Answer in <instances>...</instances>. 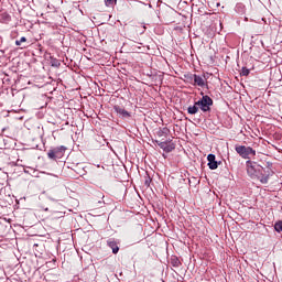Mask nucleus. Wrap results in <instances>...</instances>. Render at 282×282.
Returning a JSON list of instances; mask_svg holds the SVG:
<instances>
[{
  "mask_svg": "<svg viewBox=\"0 0 282 282\" xmlns=\"http://www.w3.org/2000/svg\"><path fill=\"white\" fill-rule=\"evenodd\" d=\"M247 165V173L248 175H250V177H259V175H262V171L263 167L259 164H257V162L253 161H247L246 162Z\"/></svg>",
  "mask_w": 282,
  "mask_h": 282,
  "instance_id": "f257e3e1",
  "label": "nucleus"
},
{
  "mask_svg": "<svg viewBox=\"0 0 282 282\" xmlns=\"http://www.w3.org/2000/svg\"><path fill=\"white\" fill-rule=\"evenodd\" d=\"M236 152L240 158H243V160H250V155H257V151L254 149L246 145H236Z\"/></svg>",
  "mask_w": 282,
  "mask_h": 282,
  "instance_id": "f03ea898",
  "label": "nucleus"
},
{
  "mask_svg": "<svg viewBox=\"0 0 282 282\" xmlns=\"http://www.w3.org/2000/svg\"><path fill=\"white\" fill-rule=\"evenodd\" d=\"M67 151V148L64 145L54 148L47 152V155L50 160H61L63 155H65V152Z\"/></svg>",
  "mask_w": 282,
  "mask_h": 282,
  "instance_id": "7ed1b4c3",
  "label": "nucleus"
},
{
  "mask_svg": "<svg viewBox=\"0 0 282 282\" xmlns=\"http://www.w3.org/2000/svg\"><path fill=\"white\" fill-rule=\"evenodd\" d=\"M195 105H197L204 112L210 111V107H213V98L205 95L200 100L196 101Z\"/></svg>",
  "mask_w": 282,
  "mask_h": 282,
  "instance_id": "20e7f679",
  "label": "nucleus"
},
{
  "mask_svg": "<svg viewBox=\"0 0 282 282\" xmlns=\"http://www.w3.org/2000/svg\"><path fill=\"white\" fill-rule=\"evenodd\" d=\"M107 246L108 248H111L112 254H118V252H120V247H118V241H116L115 239H109L107 241Z\"/></svg>",
  "mask_w": 282,
  "mask_h": 282,
  "instance_id": "39448f33",
  "label": "nucleus"
},
{
  "mask_svg": "<svg viewBox=\"0 0 282 282\" xmlns=\"http://www.w3.org/2000/svg\"><path fill=\"white\" fill-rule=\"evenodd\" d=\"M113 109L122 118H131V113L127 111L124 108L120 107L119 105L113 106Z\"/></svg>",
  "mask_w": 282,
  "mask_h": 282,
  "instance_id": "423d86ee",
  "label": "nucleus"
},
{
  "mask_svg": "<svg viewBox=\"0 0 282 282\" xmlns=\"http://www.w3.org/2000/svg\"><path fill=\"white\" fill-rule=\"evenodd\" d=\"M208 160V166L212 171H215V169H217L219 166V164L215 161V154H208L207 156Z\"/></svg>",
  "mask_w": 282,
  "mask_h": 282,
  "instance_id": "0eeeda50",
  "label": "nucleus"
},
{
  "mask_svg": "<svg viewBox=\"0 0 282 282\" xmlns=\"http://www.w3.org/2000/svg\"><path fill=\"white\" fill-rule=\"evenodd\" d=\"M170 263L173 265V268H180V265H182V261H180V258L175 256L171 257Z\"/></svg>",
  "mask_w": 282,
  "mask_h": 282,
  "instance_id": "6e6552de",
  "label": "nucleus"
},
{
  "mask_svg": "<svg viewBox=\"0 0 282 282\" xmlns=\"http://www.w3.org/2000/svg\"><path fill=\"white\" fill-rule=\"evenodd\" d=\"M194 85H197L198 87H204V78L202 76L194 75Z\"/></svg>",
  "mask_w": 282,
  "mask_h": 282,
  "instance_id": "1a4fd4ad",
  "label": "nucleus"
},
{
  "mask_svg": "<svg viewBox=\"0 0 282 282\" xmlns=\"http://www.w3.org/2000/svg\"><path fill=\"white\" fill-rule=\"evenodd\" d=\"M197 111H199V106L195 105L194 106H189L187 108V112L191 115V116H195V113H197Z\"/></svg>",
  "mask_w": 282,
  "mask_h": 282,
  "instance_id": "9d476101",
  "label": "nucleus"
},
{
  "mask_svg": "<svg viewBox=\"0 0 282 282\" xmlns=\"http://www.w3.org/2000/svg\"><path fill=\"white\" fill-rule=\"evenodd\" d=\"M117 3L118 0H105V6H107V8H113Z\"/></svg>",
  "mask_w": 282,
  "mask_h": 282,
  "instance_id": "9b49d317",
  "label": "nucleus"
},
{
  "mask_svg": "<svg viewBox=\"0 0 282 282\" xmlns=\"http://www.w3.org/2000/svg\"><path fill=\"white\" fill-rule=\"evenodd\" d=\"M274 230L276 232H282V220H279L278 223H275Z\"/></svg>",
  "mask_w": 282,
  "mask_h": 282,
  "instance_id": "f8f14e48",
  "label": "nucleus"
},
{
  "mask_svg": "<svg viewBox=\"0 0 282 282\" xmlns=\"http://www.w3.org/2000/svg\"><path fill=\"white\" fill-rule=\"evenodd\" d=\"M175 150V145L174 144H167L164 148V152L165 153H171V151Z\"/></svg>",
  "mask_w": 282,
  "mask_h": 282,
  "instance_id": "ddd939ff",
  "label": "nucleus"
},
{
  "mask_svg": "<svg viewBox=\"0 0 282 282\" xmlns=\"http://www.w3.org/2000/svg\"><path fill=\"white\" fill-rule=\"evenodd\" d=\"M169 133H171V130H169V128H163L160 132L159 135H169Z\"/></svg>",
  "mask_w": 282,
  "mask_h": 282,
  "instance_id": "4468645a",
  "label": "nucleus"
},
{
  "mask_svg": "<svg viewBox=\"0 0 282 282\" xmlns=\"http://www.w3.org/2000/svg\"><path fill=\"white\" fill-rule=\"evenodd\" d=\"M240 76H250V69L242 67Z\"/></svg>",
  "mask_w": 282,
  "mask_h": 282,
  "instance_id": "2eb2a0df",
  "label": "nucleus"
},
{
  "mask_svg": "<svg viewBox=\"0 0 282 282\" xmlns=\"http://www.w3.org/2000/svg\"><path fill=\"white\" fill-rule=\"evenodd\" d=\"M261 184H268V180H270V176H259Z\"/></svg>",
  "mask_w": 282,
  "mask_h": 282,
  "instance_id": "dca6fc26",
  "label": "nucleus"
},
{
  "mask_svg": "<svg viewBox=\"0 0 282 282\" xmlns=\"http://www.w3.org/2000/svg\"><path fill=\"white\" fill-rule=\"evenodd\" d=\"M54 215L57 219H61V217H65V212H55Z\"/></svg>",
  "mask_w": 282,
  "mask_h": 282,
  "instance_id": "f3484780",
  "label": "nucleus"
},
{
  "mask_svg": "<svg viewBox=\"0 0 282 282\" xmlns=\"http://www.w3.org/2000/svg\"><path fill=\"white\" fill-rule=\"evenodd\" d=\"M26 41H28V39L21 37L20 40H17V41H15V45L20 46L21 43H25Z\"/></svg>",
  "mask_w": 282,
  "mask_h": 282,
  "instance_id": "a211bd4d",
  "label": "nucleus"
},
{
  "mask_svg": "<svg viewBox=\"0 0 282 282\" xmlns=\"http://www.w3.org/2000/svg\"><path fill=\"white\" fill-rule=\"evenodd\" d=\"M144 184H145V186H151V176L145 177Z\"/></svg>",
  "mask_w": 282,
  "mask_h": 282,
  "instance_id": "6ab92c4d",
  "label": "nucleus"
},
{
  "mask_svg": "<svg viewBox=\"0 0 282 282\" xmlns=\"http://www.w3.org/2000/svg\"><path fill=\"white\" fill-rule=\"evenodd\" d=\"M1 17L4 19V21H10V15L8 13H2Z\"/></svg>",
  "mask_w": 282,
  "mask_h": 282,
  "instance_id": "aec40b11",
  "label": "nucleus"
},
{
  "mask_svg": "<svg viewBox=\"0 0 282 282\" xmlns=\"http://www.w3.org/2000/svg\"><path fill=\"white\" fill-rule=\"evenodd\" d=\"M167 144L169 143H166V142H161V143H159V147H160V149H163V151H164V149H166Z\"/></svg>",
  "mask_w": 282,
  "mask_h": 282,
  "instance_id": "412c9836",
  "label": "nucleus"
},
{
  "mask_svg": "<svg viewBox=\"0 0 282 282\" xmlns=\"http://www.w3.org/2000/svg\"><path fill=\"white\" fill-rule=\"evenodd\" d=\"M100 207L105 206V200H98Z\"/></svg>",
  "mask_w": 282,
  "mask_h": 282,
  "instance_id": "4be33fe9",
  "label": "nucleus"
},
{
  "mask_svg": "<svg viewBox=\"0 0 282 282\" xmlns=\"http://www.w3.org/2000/svg\"><path fill=\"white\" fill-rule=\"evenodd\" d=\"M101 199H105V195H100Z\"/></svg>",
  "mask_w": 282,
  "mask_h": 282,
  "instance_id": "5701e85b",
  "label": "nucleus"
},
{
  "mask_svg": "<svg viewBox=\"0 0 282 282\" xmlns=\"http://www.w3.org/2000/svg\"><path fill=\"white\" fill-rule=\"evenodd\" d=\"M220 28H223V24H221V22H220Z\"/></svg>",
  "mask_w": 282,
  "mask_h": 282,
  "instance_id": "b1692460",
  "label": "nucleus"
}]
</instances>
